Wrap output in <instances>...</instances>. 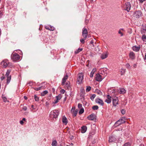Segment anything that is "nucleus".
<instances>
[{
    "instance_id": "nucleus-22",
    "label": "nucleus",
    "mask_w": 146,
    "mask_h": 146,
    "mask_svg": "<svg viewBox=\"0 0 146 146\" xmlns=\"http://www.w3.org/2000/svg\"><path fill=\"white\" fill-rule=\"evenodd\" d=\"M62 121L63 123L66 125L68 123V120L64 116L62 118Z\"/></svg>"
},
{
    "instance_id": "nucleus-53",
    "label": "nucleus",
    "mask_w": 146,
    "mask_h": 146,
    "mask_svg": "<svg viewBox=\"0 0 146 146\" xmlns=\"http://www.w3.org/2000/svg\"><path fill=\"white\" fill-rule=\"evenodd\" d=\"M3 13L0 10V18L3 15Z\"/></svg>"
},
{
    "instance_id": "nucleus-8",
    "label": "nucleus",
    "mask_w": 146,
    "mask_h": 146,
    "mask_svg": "<svg viewBox=\"0 0 146 146\" xmlns=\"http://www.w3.org/2000/svg\"><path fill=\"white\" fill-rule=\"evenodd\" d=\"M88 31L86 28H84L82 30V36L83 37L86 39L88 36Z\"/></svg>"
},
{
    "instance_id": "nucleus-52",
    "label": "nucleus",
    "mask_w": 146,
    "mask_h": 146,
    "mask_svg": "<svg viewBox=\"0 0 146 146\" xmlns=\"http://www.w3.org/2000/svg\"><path fill=\"white\" fill-rule=\"evenodd\" d=\"M58 102V100H57L56 99V100L54 101V102H53V103L54 104H55L57 103Z\"/></svg>"
},
{
    "instance_id": "nucleus-39",
    "label": "nucleus",
    "mask_w": 146,
    "mask_h": 146,
    "mask_svg": "<svg viewBox=\"0 0 146 146\" xmlns=\"http://www.w3.org/2000/svg\"><path fill=\"white\" fill-rule=\"evenodd\" d=\"M86 39L85 38L84 39L82 38L80 39V42L82 44H84L85 43V40Z\"/></svg>"
},
{
    "instance_id": "nucleus-64",
    "label": "nucleus",
    "mask_w": 146,
    "mask_h": 146,
    "mask_svg": "<svg viewBox=\"0 0 146 146\" xmlns=\"http://www.w3.org/2000/svg\"><path fill=\"white\" fill-rule=\"evenodd\" d=\"M66 85L67 86H68V87L69 86V85H68V84L67 83H66Z\"/></svg>"
},
{
    "instance_id": "nucleus-6",
    "label": "nucleus",
    "mask_w": 146,
    "mask_h": 146,
    "mask_svg": "<svg viewBox=\"0 0 146 146\" xmlns=\"http://www.w3.org/2000/svg\"><path fill=\"white\" fill-rule=\"evenodd\" d=\"M104 78L99 74H97L96 75V80L97 81L101 82Z\"/></svg>"
},
{
    "instance_id": "nucleus-60",
    "label": "nucleus",
    "mask_w": 146,
    "mask_h": 146,
    "mask_svg": "<svg viewBox=\"0 0 146 146\" xmlns=\"http://www.w3.org/2000/svg\"><path fill=\"white\" fill-rule=\"evenodd\" d=\"M24 99H25V100H27V97L26 96H24Z\"/></svg>"
},
{
    "instance_id": "nucleus-63",
    "label": "nucleus",
    "mask_w": 146,
    "mask_h": 146,
    "mask_svg": "<svg viewBox=\"0 0 146 146\" xmlns=\"http://www.w3.org/2000/svg\"><path fill=\"white\" fill-rule=\"evenodd\" d=\"M83 90H84L83 88H81L80 90H81V91H82Z\"/></svg>"
},
{
    "instance_id": "nucleus-14",
    "label": "nucleus",
    "mask_w": 146,
    "mask_h": 146,
    "mask_svg": "<svg viewBox=\"0 0 146 146\" xmlns=\"http://www.w3.org/2000/svg\"><path fill=\"white\" fill-rule=\"evenodd\" d=\"M129 57L132 60H134L135 58V54L133 52H131L129 54Z\"/></svg>"
},
{
    "instance_id": "nucleus-40",
    "label": "nucleus",
    "mask_w": 146,
    "mask_h": 146,
    "mask_svg": "<svg viewBox=\"0 0 146 146\" xmlns=\"http://www.w3.org/2000/svg\"><path fill=\"white\" fill-rule=\"evenodd\" d=\"M121 112L122 114H124L125 113V110L124 109H122L121 110Z\"/></svg>"
},
{
    "instance_id": "nucleus-46",
    "label": "nucleus",
    "mask_w": 146,
    "mask_h": 146,
    "mask_svg": "<svg viewBox=\"0 0 146 146\" xmlns=\"http://www.w3.org/2000/svg\"><path fill=\"white\" fill-rule=\"evenodd\" d=\"M41 88H42L41 87H39L38 88H34V89L38 91V90H39L40 89H41Z\"/></svg>"
},
{
    "instance_id": "nucleus-50",
    "label": "nucleus",
    "mask_w": 146,
    "mask_h": 146,
    "mask_svg": "<svg viewBox=\"0 0 146 146\" xmlns=\"http://www.w3.org/2000/svg\"><path fill=\"white\" fill-rule=\"evenodd\" d=\"M60 92L61 93L64 94L65 92V91L64 89H62L60 91Z\"/></svg>"
},
{
    "instance_id": "nucleus-30",
    "label": "nucleus",
    "mask_w": 146,
    "mask_h": 146,
    "mask_svg": "<svg viewBox=\"0 0 146 146\" xmlns=\"http://www.w3.org/2000/svg\"><path fill=\"white\" fill-rule=\"evenodd\" d=\"M98 108H99V107L98 106H96V105H95V106H94L92 107V109L94 110H97L98 109Z\"/></svg>"
},
{
    "instance_id": "nucleus-27",
    "label": "nucleus",
    "mask_w": 146,
    "mask_h": 146,
    "mask_svg": "<svg viewBox=\"0 0 146 146\" xmlns=\"http://www.w3.org/2000/svg\"><path fill=\"white\" fill-rule=\"evenodd\" d=\"M57 144V142L56 140L53 141L52 143V146H56Z\"/></svg>"
},
{
    "instance_id": "nucleus-5",
    "label": "nucleus",
    "mask_w": 146,
    "mask_h": 146,
    "mask_svg": "<svg viewBox=\"0 0 146 146\" xmlns=\"http://www.w3.org/2000/svg\"><path fill=\"white\" fill-rule=\"evenodd\" d=\"M11 71V69L8 70L5 74L6 77L7 78V84L9 83L11 79V76H9Z\"/></svg>"
},
{
    "instance_id": "nucleus-56",
    "label": "nucleus",
    "mask_w": 146,
    "mask_h": 146,
    "mask_svg": "<svg viewBox=\"0 0 146 146\" xmlns=\"http://www.w3.org/2000/svg\"><path fill=\"white\" fill-rule=\"evenodd\" d=\"M20 123L21 125H23L24 123V122L23 120H21L20 121Z\"/></svg>"
},
{
    "instance_id": "nucleus-32",
    "label": "nucleus",
    "mask_w": 146,
    "mask_h": 146,
    "mask_svg": "<svg viewBox=\"0 0 146 146\" xmlns=\"http://www.w3.org/2000/svg\"><path fill=\"white\" fill-rule=\"evenodd\" d=\"M2 98L3 100V101L4 102H6L7 101V98H6L3 95L2 96Z\"/></svg>"
},
{
    "instance_id": "nucleus-43",
    "label": "nucleus",
    "mask_w": 146,
    "mask_h": 146,
    "mask_svg": "<svg viewBox=\"0 0 146 146\" xmlns=\"http://www.w3.org/2000/svg\"><path fill=\"white\" fill-rule=\"evenodd\" d=\"M94 69H93V70L91 72L90 74V77H92L93 76V74L94 73V72H93Z\"/></svg>"
},
{
    "instance_id": "nucleus-1",
    "label": "nucleus",
    "mask_w": 146,
    "mask_h": 146,
    "mask_svg": "<svg viewBox=\"0 0 146 146\" xmlns=\"http://www.w3.org/2000/svg\"><path fill=\"white\" fill-rule=\"evenodd\" d=\"M59 114V112L58 110H54L52 111L49 114V117L51 120L54 121L58 118Z\"/></svg>"
},
{
    "instance_id": "nucleus-28",
    "label": "nucleus",
    "mask_w": 146,
    "mask_h": 146,
    "mask_svg": "<svg viewBox=\"0 0 146 146\" xmlns=\"http://www.w3.org/2000/svg\"><path fill=\"white\" fill-rule=\"evenodd\" d=\"M83 50L82 48H79L76 51H75V53L76 54H78L79 52L82 51Z\"/></svg>"
},
{
    "instance_id": "nucleus-31",
    "label": "nucleus",
    "mask_w": 146,
    "mask_h": 146,
    "mask_svg": "<svg viewBox=\"0 0 146 146\" xmlns=\"http://www.w3.org/2000/svg\"><path fill=\"white\" fill-rule=\"evenodd\" d=\"M126 67L127 69H130L131 68V66L130 65V64L128 63H127L126 64Z\"/></svg>"
},
{
    "instance_id": "nucleus-7",
    "label": "nucleus",
    "mask_w": 146,
    "mask_h": 146,
    "mask_svg": "<svg viewBox=\"0 0 146 146\" xmlns=\"http://www.w3.org/2000/svg\"><path fill=\"white\" fill-rule=\"evenodd\" d=\"M124 9L127 12H129L131 8V5L130 3L127 2L126 3L124 6Z\"/></svg>"
},
{
    "instance_id": "nucleus-11",
    "label": "nucleus",
    "mask_w": 146,
    "mask_h": 146,
    "mask_svg": "<svg viewBox=\"0 0 146 146\" xmlns=\"http://www.w3.org/2000/svg\"><path fill=\"white\" fill-rule=\"evenodd\" d=\"M95 102L96 103L103 106L104 105V102L103 100L99 98H97L95 99Z\"/></svg>"
},
{
    "instance_id": "nucleus-17",
    "label": "nucleus",
    "mask_w": 146,
    "mask_h": 146,
    "mask_svg": "<svg viewBox=\"0 0 146 146\" xmlns=\"http://www.w3.org/2000/svg\"><path fill=\"white\" fill-rule=\"evenodd\" d=\"M68 75L67 74H66L65 76L63 78L62 80V85H64L65 84V83L66 81V80L68 78Z\"/></svg>"
},
{
    "instance_id": "nucleus-13",
    "label": "nucleus",
    "mask_w": 146,
    "mask_h": 146,
    "mask_svg": "<svg viewBox=\"0 0 146 146\" xmlns=\"http://www.w3.org/2000/svg\"><path fill=\"white\" fill-rule=\"evenodd\" d=\"M132 48L133 51L137 52L139 51L140 49V46H137L136 45H135L132 47Z\"/></svg>"
},
{
    "instance_id": "nucleus-29",
    "label": "nucleus",
    "mask_w": 146,
    "mask_h": 146,
    "mask_svg": "<svg viewBox=\"0 0 146 146\" xmlns=\"http://www.w3.org/2000/svg\"><path fill=\"white\" fill-rule=\"evenodd\" d=\"M48 93V92L47 90H44L41 94V96H44L46 94Z\"/></svg>"
},
{
    "instance_id": "nucleus-2",
    "label": "nucleus",
    "mask_w": 146,
    "mask_h": 146,
    "mask_svg": "<svg viewBox=\"0 0 146 146\" xmlns=\"http://www.w3.org/2000/svg\"><path fill=\"white\" fill-rule=\"evenodd\" d=\"M11 58L13 61L15 62L19 60L20 56L17 54L13 53L11 55Z\"/></svg>"
},
{
    "instance_id": "nucleus-4",
    "label": "nucleus",
    "mask_w": 146,
    "mask_h": 146,
    "mask_svg": "<svg viewBox=\"0 0 146 146\" xmlns=\"http://www.w3.org/2000/svg\"><path fill=\"white\" fill-rule=\"evenodd\" d=\"M142 15V13L141 11L139 10L135 11L133 14V16L137 19L139 18Z\"/></svg>"
},
{
    "instance_id": "nucleus-49",
    "label": "nucleus",
    "mask_w": 146,
    "mask_h": 146,
    "mask_svg": "<svg viewBox=\"0 0 146 146\" xmlns=\"http://www.w3.org/2000/svg\"><path fill=\"white\" fill-rule=\"evenodd\" d=\"M88 22H89V21L88 20H87L86 19H85V24H86V25H87L88 24Z\"/></svg>"
},
{
    "instance_id": "nucleus-21",
    "label": "nucleus",
    "mask_w": 146,
    "mask_h": 146,
    "mask_svg": "<svg viewBox=\"0 0 146 146\" xmlns=\"http://www.w3.org/2000/svg\"><path fill=\"white\" fill-rule=\"evenodd\" d=\"M87 127L86 126H83L81 127V132L82 133H85L86 131Z\"/></svg>"
},
{
    "instance_id": "nucleus-45",
    "label": "nucleus",
    "mask_w": 146,
    "mask_h": 146,
    "mask_svg": "<svg viewBox=\"0 0 146 146\" xmlns=\"http://www.w3.org/2000/svg\"><path fill=\"white\" fill-rule=\"evenodd\" d=\"M75 107H73L72 108L71 110V113H73V112H74L75 111Z\"/></svg>"
},
{
    "instance_id": "nucleus-37",
    "label": "nucleus",
    "mask_w": 146,
    "mask_h": 146,
    "mask_svg": "<svg viewBox=\"0 0 146 146\" xmlns=\"http://www.w3.org/2000/svg\"><path fill=\"white\" fill-rule=\"evenodd\" d=\"M84 111V109L83 108H81L79 111V114H82Z\"/></svg>"
},
{
    "instance_id": "nucleus-51",
    "label": "nucleus",
    "mask_w": 146,
    "mask_h": 146,
    "mask_svg": "<svg viewBox=\"0 0 146 146\" xmlns=\"http://www.w3.org/2000/svg\"><path fill=\"white\" fill-rule=\"evenodd\" d=\"M146 0H138L140 3H142L144 1H145Z\"/></svg>"
},
{
    "instance_id": "nucleus-47",
    "label": "nucleus",
    "mask_w": 146,
    "mask_h": 146,
    "mask_svg": "<svg viewBox=\"0 0 146 146\" xmlns=\"http://www.w3.org/2000/svg\"><path fill=\"white\" fill-rule=\"evenodd\" d=\"M125 71V69H122V70H121V75H122L123 74H124Z\"/></svg>"
},
{
    "instance_id": "nucleus-61",
    "label": "nucleus",
    "mask_w": 146,
    "mask_h": 146,
    "mask_svg": "<svg viewBox=\"0 0 146 146\" xmlns=\"http://www.w3.org/2000/svg\"><path fill=\"white\" fill-rule=\"evenodd\" d=\"M25 120H26V119L25 118H23V119H22V120L23 121H25Z\"/></svg>"
},
{
    "instance_id": "nucleus-57",
    "label": "nucleus",
    "mask_w": 146,
    "mask_h": 146,
    "mask_svg": "<svg viewBox=\"0 0 146 146\" xmlns=\"http://www.w3.org/2000/svg\"><path fill=\"white\" fill-rule=\"evenodd\" d=\"M94 43V42L93 40H92L90 42V43L92 44H93Z\"/></svg>"
},
{
    "instance_id": "nucleus-33",
    "label": "nucleus",
    "mask_w": 146,
    "mask_h": 146,
    "mask_svg": "<svg viewBox=\"0 0 146 146\" xmlns=\"http://www.w3.org/2000/svg\"><path fill=\"white\" fill-rule=\"evenodd\" d=\"M142 38L143 41H146V36L145 35H144L142 36Z\"/></svg>"
},
{
    "instance_id": "nucleus-34",
    "label": "nucleus",
    "mask_w": 146,
    "mask_h": 146,
    "mask_svg": "<svg viewBox=\"0 0 146 146\" xmlns=\"http://www.w3.org/2000/svg\"><path fill=\"white\" fill-rule=\"evenodd\" d=\"M96 96V95L95 94H93L90 97V99L91 100L93 101Z\"/></svg>"
},
{
    "instance_id": "nucleus-26",
    "label": "nucleus",
    "mask_w": 146,
    "mask_h": 146,
    "mask_svg": "<svg viewBox=\"0 0 146 146\" xmlns=\"http://www.w3.org/2000/svg\"><path fill=\"white\" fill-rule=\"evenodd\" d=\"M7 66L9 68H14V66L11 63H10L8 62Z\"/></svg>"
},
{
    "instance_id": "nucleus-59",
    "label": "nucleus",
    "mask_w": 146,
    "mask_h": 146,
    "mask_svg": "<svg viewBox=\"0 0 146 146\" xmlns=\"http://www.w3.org/2000/svg\"><path fill=\"white\" fill-rule=\"evenodd\" d=\"M31 108L33 109H35V108H34V106L33 105H32L31 106Z\"/></svg>"
},
{
    "instance_id": "nucleus-9",
    "label": "nucleus",
    "mask_w": 146,
    "mask_h": 146,
    "mask_svg": "<svg viewBox=\"0 0 146 146\" xmlns=\"http://www.w3.org/2000/svg\"><path fill=\"white\" fill-rule=\"evenodd\" d=\"M118 98L114 97L112 99L113 105L114 106H116L118 104Z\"/></svg>"
},
{
    "instance_id": "nucleus-20",
    "label": "nucleus",
    "mask_w": 146,
    "mask_h": 146,
    "mask_svg": "<svg viewBox=\"0 0 146 146\" xmlns=\"http://www.w3.org/2000/svg\"><path fill=\"white\" fill-rule=\"evenodd\" d=\"M45 28L46 29L50 31H53L54 30V27L51 26H46Z\"/></svg>"
},
{
    "instance_id": "nucleus-41",
    "label": "nucleus",
    "mask_w": 146,
    "mask_h": 146,
    "mask_svg": "<svg viewBox=\"0 0 146 146\" xmlns=\"http://www.w3.org/2000/svg\"><path fill=\"white\" fill-rule=\"evenodd\" d=\"M121 30H123V29H120L118 31V33L121 35V36H122L123 35V33L121 32Z\"/></svg>"
},
{
    "instance_id": "nucleus-16",
    "label": "nucleus",
    "mask_w": 146,
    "mask_h": 146,
    "mask_svg": "<svg viewBox=\"0 0 146 146\" xmlns=\"http://www.w3.org/2000/svg\"><path fill=\"white\" fill-rule=\"evenodd\" d=\"M87 118L89 120H93L95 119V115L94 114H91Z\"/></svg>"
},
{
    "instance_id": "nucleus-44",
    "label": "nucleus",
    "mask_w": 146,
    "mask_h": 146,
    "mask_svg": "<svg viewBox=\"0 0 146 146\" xmlns=\"http://www.w3.org/2000/svg\"><path fill=\"white\" fill-rule=\"evenodd\" d=\"M27 108L26 106H23L22 108V109L24 111H26L27 110Z\"/></svg>"
},
{
    "instance_id": "nucleus-62",
    "label": "nucleus",
    "mask_w": 146,
    "mask_h": 146,
    "mask_svg": "<svg viewBox=\"0 0 146 146\" xmlns=\"http://www.w3.org/2000/svg\"><path fill=\"white\" fill-rule=\"evenodd\" d=\"M144 59L146 60V53Z\"/></svg>"
},
{
    "instance_id": "nucleus-18",
    "label": "nucleus",
    "mask_w": 146,
    "mask_h": 146,
    "mask_svg": "<svg viewBox=\"0 0 146 146\" xmlns=\"http://www.w3.org/2000/svg\"><path fill=\"white\" fill-rule=\"evenodd\" d=\"M116 141L115 137L113 136H110L109 137V141L110 142H114Z\"/></svg>"
},
{
    "instance_id": "nucleus-35",
    "label": "nucleus",
    "mask_w": 146,
    "mask_h": 146,
    "mask_svg": "<svg viewBox=\"0 0 146 146\" xmlns=\"http://www.w3.org/2000/svg\"><path fill=\"white\" fill-rule=\"evenodd\" d=\"M34 98L36 101H38L39 100V97H38L36 95H34Z\"/></svg>"
},
{
    "instance_id": "nucleus-23",
    "label": "nucleus",
    "mask_w": 146,
    "mask_h": 146,
    "mask_svg": "<svg viewBox=\"0 0 146 146\" xmlns=\"http://www.w3.org/2000/svg\"><path fill=\"white\" fill-rule=\"evenodd\" d=\"M108 57V54L107 53H103L102 54L101 56V58L102 59H104L106 58H107Z\"/></svg>"
},
{
    "instance_id": "nucleus-3",
    "label": "nucleus",
    "mask_w": 146,
    "mask_h": 146,
    "mask_svg": "<svg viewBox=\"0 0 146 146\" xmlns=\"http://www.w3.org/2000/svg\"><path fill=\"white\" fill-rule=\"evenodd\" d=\"M78 78H77V82L78 84H80L83 81L84 78V75L82 73H79L78 75Z\"/></svg>"
},
{
    "instance_id": "nucleus-42",
    "label": "nucleus",
    "mask_w": 146,
    "mask_h": 146,
    "mask_svg": "<svg viewBox=\"0 0 146 146\" xmlns=\"http://www.w3.org/2000/svg\"><path fill=\"white\" fill-rule=\"evenodd\" d=\"M78 111L75 110L73 112V113H73V115H74V117H75L76 116V115L77 114Z\"/></svg>"
},
{
    "instance_id": "nucleus-55",
    "label": "nucleus",
    "mask_w": 146,
    "mask_h": 146,
    "mask_svg": "<svg viewBox=\"0 0 146 146\" xmlns=\"http://www.w3.org/2000/svg\"><path fill=\"white\" fill-rule=\"evenodd\" d=\"M133 67L134 68H135L137 67V64H134L133 65Z\"/></svg>"
},
{
    "instance_id": "nucleus-12",
    "label": "nucleus",
    "mask_w": 146,
    "mask_h": 146,
    "mask_svg": "<svg viewBox=\"0 0 146 146\" xmlns=\"http://www.w3.org/2000/svg\"><path fill=\"white\" fill-rule=\"evenodd\" d=\"M8 61L7 60H3L1 63V64L3 66L4 68H6L7 66Z\"/></svg>"
},
{
    "instance_id": "nucleus-58",
    "label": "nucleus",
    "mask_w": 146,
    "mask_h": 146,
    "mask_svg": "<svg viewBox=\"0 0 146 146\" xmlns=\"http://www.w3.org/2000/svg\"><path fill=\"white\" fill-rule=\"evenodd\" d=\"M52 91L53 92H55V89L54 88H52Z\"/></svg>"
},
{
    "instance_id": "nucleus-24",
    "label": "nucleus",
    "mask_w": 146,
    "mask_h": 146,
    "mask_svg": "<svg viewBox=\"0 0 146 146\" xmlns=\"http://www.w3.org/2000/svg\"><path fill=\"white\" fill-rule=\"evenodd\" d=\"M126 92V90L124 88H121L120 89L119 92L121 94H124Z\"/></svg>"
},
{
    "instance_id": "nucleus-48",
    "label": "nucleus",
    "mask_w": 146,
    "mask_h": 146,
    "mask_svg": "<svg viewBox=\"0 0 146 146\" xmlns=\"http://www.w3.org/2000/svg\"><path fill=\"white\" fill-rule=\"evenodd\" d=\"M82 107V104H78V107L79 108H81Z\"/></svg>"
},
{
    "instance_id": "nucleus-38",
    "label": "nucleus",
    "mask_w": 146,
    "mask_h": 146,
    "mask_svg": "<svg viewBox=\"0 0 146 146\" xmlns=\"http://www.w3.org/2000/svg\"><path fill=\"white\" fill-rule=\"evenodd\" d=\"M123 146H131V144L130 143L127 142L124 144Z\"/></svg>"
},
{
    "instance_id": "nucleus-19",
    "label": "nucleus",
    "mask_w": 146,
    "mask_h": 146,
    "mask_svg": "<svg viewBox=\"0 0 146 146\" xmlns=\"http://www.w3.org/2000/svg\"><path fill=\"white\" fill-rule=\"evenodd\" d=\"M141 32L142 34H144L146 32V27L145 26H142V28L141 30Z\"/></svg>"
},
{
    "instance_id": "nucleus-15",
    "label": "nucleus",
    "mask_w": 146,
    "mask_h": 146,
    "mask_svg": "<svg viewBox=\"0 0 146 146\" xmlns=\"http://www.w3.org/2000/svg\"><path fill=\"white\" fill-rule=\"evenodd\" d=\"M107 98L105 100V102L108 104H110L111 101V97L109 95H107Z\"/></svg>"
},
{
    "instance_id": "nucleus-25",
    "label": "nucleus",
    "mask_w": 146,
    "mask_h": 146,
    "mask_svg": "<svg viewBox=\"0 0 146 146\" xmlns=\"http://www.w3.org/2000/svg\"><path fill=\"white\" fill-rule=\"evenodd\" d=\"M62 97V95L61 94H59L56 97V100L59 101L60 100Z\"/></svg>"
},
{
    "instance_id": "nucleus-36",
    "label": "nucleus",
    "mask_w": 146,
    "mask_h": 146,
    "mask_svg": "<svg viewBox=\"0 0 146 146\" xmlns=\"http://www.w3.org/2000/svg\"><path fill=\"white\" fill-rule=\"evenodd\" d=\"M91 89V87L89 86H87L86 89V92H89Z\"/></svg>"
},
{
    "instance_id": "nucleus-10",
    "label": "nucleus",
    "mask_w": 146,
    "mask_h": 146,
    "mask_svg": "<svg viewBox=\"0 0 146 146\" xmlns=\"http://www.w3.org/2000/svg\"><path fill=\"white\" fill-rule=\"evenodd\" d=\"M125 122V121L123 119H120L115 123V125L116 126H118Z\"/></svg>"
},
{
    "instance_id": "nucleus-54",
    "label": "nucleus",
    "mask_w": 146,
    "mask_h": 146,
    "mask_svg": "<svg viewBox=\"0 0 146 146\" xmlns=\"http://www.w3.org/2000/svg\"><path fill=\"white\" fill-rule=\"evenodd\" d=\"M5 78V77L4 76H2L1 78V80H3Z\"/></svg>"
}]
</instances>
